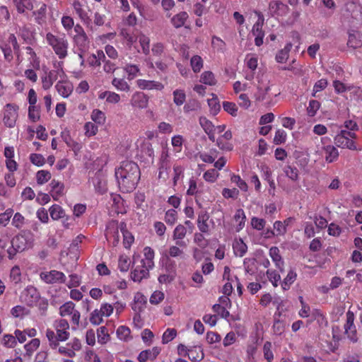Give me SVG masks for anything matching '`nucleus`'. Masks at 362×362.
Returning <instances> with one entry per match:
<instances>
[{"label": "nucleus", "instance_id": "obj_38", "mask_svg": "<svg viewBox=\"0 0 362 362\" xmlns=\"http://www.w3.org/2000/svg\"><path fill=\"white\" fill-rule=\"evenodd\" d=\"M93 182L95 186L96 191L100 194H103L106 192V181L101 179L99 176H96L93 179Z\"/></svg>", "mask_w": 362, "mask_h": 362}, {"label": "nucleus", "instance_id": "obj_58", "mask_svg": "<svg viewBox=\"0 0 362 362\" xmlns=\"http://www.w3.org/2000/svg\"><path fill=\"white\" fill-rule=\"evenodd\" d=\"M110 336L107 333V328L105 327H100L98 329V342L100 344H105L108 340Z\"/></svg>", "mask_w": 362, "mask_h": 362}, {"label": "nucleus", "instance_id": "obj_1", "mask_svg": "<svg viewBox=\"0 0 362 362\" xmlns=\"http://www.w3.org/2000/svg\"><path fill=\"white\" fill-rule=\"evenodd\" d=\"M141 176L138 165L130 160L122 161L115 170V177L120 191L124 193L132 192L136 187Z\"/></svg>", "mask_w": 362, "mask_h": 362}, {"label": "nucleus", "instance_id": "obj_4", "mask_svg": "<svg viewBox=\"0 0 362 362\" xmlns=\"http://www.w3.org/2000/svg\"><path fill=\"white\" fill-rule=\"evenodd\" d=\"M46 39L60 59H63L66 56L68 47L66 40L63 38L57 37L50 33L47 34Z\"/></svg>", "mask_w": 362, "mask_h": 362}, {"label": "nucleus", "instance_id": "obj_33", "mask_svg": "<svg viewBox=\"0 0 362 362\" xmlns=\"http://www.w3.org/2000/svg\"><path fill=\"white\" fill-rule=\"evenodd\" d=\"M284 172L291 180L297 181L298 180V170L295 166L286 165L284 168Z\"/></svg>", "mask_w": 362, "mask_h": 362}, {"label": "nucleus", "instance_id": "obj_26", "mask_svg": "<svg viewBox=\"0 0 362 362\" xmlns=\"http://www.w3.org/2000/svg\"><path fill=\"white\" fill-rule=\"evenodd\" d=\"M211 95L212 98L211 99H208V105L210 108L211 114L216 115L221 110V105L217 95L214 93H212Z\"/></svg>", "mask_w": 362, "mask_h": 362}, {"label": "nucleus", "instance_id": "obj_15", "mask_svg": "<svg viewBox=\"0 0 362 362\" xmlns=\"http://www.w3.org/2000/svg\"><path fill=\"white\" fill-rule=\"evenodd\" d=\"M160 353V349L157 346L153 347L152 349H146L140 352L138 356V361L139 362H146L147 360L153 361Z\"/></svg>", "mask_w": 362, "mask_h": 362}, {"label": "nucleus", "instance_id": "obj_24", "mask_svg": "<svg viewBox=\"0 0 362 362\" xmlns=\"http://www.w3.org/2000/svg\"><path fill=\"white\" fill-rule=\"evenodd\" d=\"M362 45V40L358 33L349 32V39L347 41V46L349 47L356 49L360 47Z\"/></svg>", "mask_w": 362, "mask_h": 362}, {"label": "nucleus", "instance_id": "obj_37", "mask_svg": "<svg viewBox=\"0 0 362 362\" xmlns=\"http://www.w3.org/2000/svg\"><path fill=\"white\" fill-rule=\"evenodd\" d=\"M200 82L209 86H214L216 83L214 74L209 71L202 73Z\"/></svg>", "mask_w": 362, "mask_h": 362}, {"label": "nucleus", "instance_id": "obj_62", "mask_svg": "<svg viewBox=\"0 0 362 362\" xmlns=\"http://www.w3.org/2000/svg\"><path fill=\"white\" fill-rule=\"evenodd\" d=\"M28 117L33 122H36L40 119V116L39 114V110L37 106L32 105L28 107Z\"/></svg>", "mask_w": 362, "mask_h": 362}, {"label": "nucleus", "instance_id": "obj_10", "mask_svg": "<svg viewBox=\"0 0 362 362\" xmlns=\"http://www.w3.org/2000/svg\"><path fill=\"white\" fill-rule=\"evenodd\" d=\"M141 268L139 269L136 267L131 273V279L134 281H141L143 279L148 278L149 276V269L146 267L144 259L141 260Z\"/></svg>", "mask_w": 362, "mask_h": 362}, {"label": "nucleus", "instance_id": "obj_22", "mask_svg": "<svg viewBox=\"0 0 362 362\" xmlns=\"http://www.w3.org/2000/svg\"><path fill=\"white\" fill-rule=\"evenodd\" d=\"M74 40L78 49L81 52H85L88 47L90 42L86 34L75 35Z\"/></svg>", "mask_w": 362, "mask_h": 362}, {"label": "nucleus", "instance_id": "obj_35", "mask_svg": "<svg viewBox=\"0 0 362 362\" xmlns=\"http://www.w3.org/2000/svg\"><path fill=\"white\" fill-rule=\"evenodd\" d=\"M126 227V225L124 223H121L119 228L122 231L123 236H124V240L123 244L125 248L130 247L132 243L134 242V236L132 235L127 230H124V228Z\"/></svg>", "mask_w": 362, "mask_h": 362}, {"label": "nucleus", "instance_id": "obj_48", "mask_svg": "<svg viewBox=\"0 0 362 362\" xmlns=\"http://www.w3.org/2000/svg\"><path fill=\"white\" fill-rule=\"evenodd\" d=\"M46 337L49 340V346L52 349H56L59 345V341L58 340L57 334L54 333V332L49 329H47Z\"/></svg>", "mask_w": 362, "mask_h": 362}, {"label": "nucleus", "instance_id": "obj_29", "mask_svg": "<svg viewBox=\"0 0 362 362\" xmlns=\"http://www.w3.org/2000/svg\"><path fill=\"white\" fill-rule=\"evenodd\" d=\"M292 45L287 44L285 47L279 50L276 55V60L279 63H284L288 58V54L291 50Z\"/></svg>", "mask_w": 362, "mask_h": 362}, {"label": "nucleus", "instance_id": "obj_51", "mask_svg": "<svg viewBox=\"0 0 362 362\" xmlns=\"http://www.w3.org/2000/svg\"><path fill=\"white\" fill-rule=\"evenodd\" d=\"M199 124L203 128L205 133L207 132H210V131L215 130V126L210 120H209L205 117H199Z\"/></svg>", "mask_w": 362, "mask_h": 362}, {"label": "nucleus", "instance_id": "obj_16", "mask_svg": "<svg viewBox=\"0 0 362 362\" xmlns=\"http://www.w3.org/2000/svg\"><path fill=\"white\" fill-rule=\"evenodd\" d=\"M209 215L206 211H201L198 214L197 226L202 233H207L209 230V226L207 221L209 219Z\"/></svg>", "mask_w": 362, "mask_h": 362}, {"label": "nucleus", "instance_id": "obj_18", "mask_svg": "<svg viewBox=\"0 0 362 362\" xmlns=\"http://www.w3.org/2000/svg\"><path fill=\"white\" fill-rule=\"evenodd\" d=\"M55 88L58 93L64 98H67L73 90L72 84L65 81H58Z\"/></svg>", "mask_w": 362, "mask_h": 362}, {"label": "nucleus", "instance_id": "obj_45", "mask_svg": "<svg viewBox=\"0 0 362 362\" xmlns=\"http://www.w3.org/2000/svg\"><path fill=\"white\" fill-rule=\"evenodd\" d=\"M164 269L167 274H173L175 276L176 264L174 260L167 257L163 265Z\"/></svg>", "mask_w": 362, "mask_h": 362}, {"label": "nucleus", "instance_id": "obj_3", "mask_svg": "<svg viewBox=\"0 0 362 362\" xmlns=\"http://www.w3.org/2000/svg\"><path fill=\"white\" fill-rule=\"evenodd\" d=\"M350 138L355 139L356 134L346 130H341L340 133L334 137V144L339 148L356 150L355 142Z\"/></svg>", "mask_w": 362, "mask_h": 362}, {"label": "nucleus", "instance_id": "obj_27", "mask_svg": "<svg viewBox=\"0 0 362 362\" xmlns=\"http://www.w3.org/2000/svg\"><path fill=\"white\" fill-rule=\"evenodd\" d=\"M40 341L39 339H33L29 343L24 346L25 349V356L30 358L33 352L40 346Z\"/></svg>", "mask_w": 362, "mask_h": 362}, {"label": "nucleus", "instance_id": "obj_42", "mask_svg": "<svg viewBox=\"0 0 362 362\" xmlns=\"http://www.w3.org/2000/svg\"><path fill=\"white\" fill-rule=\"evenodd\" d=\"M74 306V303L71 301L65 303L59 308L60 315L64 317L72 314Z\"/></svg>", "mask_w": 362, "mask_h": 362}, {"label": "nucleus", "instance_id": "obj_11", "mask_svg": "<svg viewBox=\"0 0 362 362\" xmlns=\"http://www.w3.org/2000/svg\"><path fill=\"white\" fill-rule=\"evenodd\" d=\"M73 7L80 19L88 26L90 25L91 23V19L89 17L88 12L84 8L83 5H82L78 0H74L73 2Z\"/></svg>", "mask_w": 362, "mask_h": 362}, {"label": "nucleus", "instance_id": "obj_14", "mask_svg": "<svg viewBox=\"0 0 362 362\" xmlns=\"http://www.w3.org/2000/svg\"><path fill=\"white\" fill-rule=\"evenodd\" d=\"M40 299V294L37 289L31 287L25 290L24 300L28 306H33Z\"/></svg>", "mask_w": 362, "mask_h": 362}, {"label": "nucleus", "instance_id": "obj_13", "mask_svg": "<svg viewBox=\"0 0 362 362\" xmlns=\"http://www.w3.org/2000/svg\"><path fill=\"white\" fill-rule=\"evenodd\" d=\"M148 98L142 92H137L132 95L131 103L134 107L146 108L148 105Z\"/></svg>", "mask_w": 362, "mask_h": 362}, {"label": "nucleus", "instance_id": "obj_39", "mask_svg": "<svg viewBox=\"0 0 362 362\" xmlns=\"http://www.w3.org/2000/svg\"><path fill=\"white\" fill-rule=\"evenodd\" d=\"M234 219L236 221H240L238 226H237L236 230L238 232L242 230L245 226L246 216L244 211L242 209H238L234 216Z\"/></svg>", "mask_w": 362, "mask_h": 362}, {"label": "nucleus", "instance_id": "obj_30", "mask_svg": "<svg viewBox=\"0 0 362 362\" xmlns=\"http://www.w3.org/2000/svg\"><path fill=\"white\" fill-rule=\"evenodd\" d=\"M49 185L52 187V192L54 193L52 196L54 199H57V196H61L63 194L64 186L61 182L52 180Z\"/></svg>", "mask_w": 362, "mask_h": 362}, {"label": "nucleus", "instance_id": "obj_25", "mask_svg": "<svg viewBox=\"0 0 362 362\" xmlns=\"http://www.w3.org/2000/svg\"><path fill=\"white\" fill-rule=\"evenodd\" d=\"M187 18V13L185 11H182L172 18L171 23L175 28H179L185 25Z\"/></svg>", "mask_w": 362, "mask_h": 362}, {"label": "nucleus", "instance_id": "obj_21", "mask_svg": "<svg viewBox=\"0 0 362 362\" xmlns=\"http://www.w3.org/2000/svg\"><path fill=\"white\" fill-rule=\"evenodd\" d=\"M323 151L325 153V160L328 163L334 162L337 159L339 156V152L337 149L333 146H326L323 148Z\"/></svg>", "mask_w": 362, "mask_h": 362}, {"label": "nucleus", "instance_id": "obj_23", "mask_svg": "<svg viewBox=\"0 0 362 362\" xmlns=\"http://www.w3.org/2000/svg\"><path fill=\"white\" fill-rule=\"evenodd\" d=\"M13 4L19 13H23L27 10H33V4L32 0H13Z\"/></svg>", "mask_w": 362, "mask_h": 362}, {"label": "nucleus", "instance_id": "obj_53", "mask_svg": "<svg viewBox=\"0 0 362 362\" xmlns=\"http://www.w3.org/2000/svg\"><path fill=\"white\" fill-rule=\"evenodd\" d=\"M165 221L169 225H173L177 221V211L175 209H169L165 215Z\"/></svg>", "mask_w": 362, "mask_h": 362}, {"label": "nucleus", "instance_id": "obj_57", "mask_svg": "<svg viewBox=\"0 0 362 362\" xmlns=\"http://www.w3.org/2000/svg\"><path fill=\"white\" fill-rule=\"evenodd\" d=\"M212 309L214 313L218 314L223 318L227 319L230 316V313L220 304H214Z\"/></svg>", "mask_w": 362, "mask_h": 362}, {"label": "nucleus", "instance_id": "obj_64", "mask_svg": "<svg viewBox=\"0 0 362 362\" xmlns=\"http://www.w3.org/2000/svg\"><path fill=\"white\" fill-rule=\"evenodd\" d=\"M286 133L282 130V129H278L276 132L274 138V143L276 145L283 144L286 141Z\"/></svg>", "mask_w": 362, "mask_h": 362}, {"label": "nucleus", "instance_id": "obj_5", "mask_svg": "<svg viewBox=\"0 0 362 362\" xmlns=\"http://www.w3.org/2000/svg\"><path fill=\"white\" fill-rule=\"evenodd\" d=\"M354 314L352 311L348 310L346 313V322L344 326V333L348 339L352 343H357L358 341V333L356 327L354 325Z\"/></svg>", "mask_w": 362, "mask_h": 362}, {"label": "nucleus", "instance_id": "obj_55", "mask_svg": "<svg viewBox=\"0 0 362 362\" xmlns=\"http://www.w3.org/2000/svg\"><path fill=\"white\" fill-rule=\"evenodd\" d=\"M177 335V331L175 329H167L163 334L162 341L163 344H167L172 341Z\"/></svg>", "mask_w": 362, "mask_h": 362}, {"label": "nucleus", "instance_id": "obj_9", "mask_svg": "<svg viewBox=\"0 0 362 362\" xmlns=\"http://www.w3.org/2000/svg\"><path fill=\"white\" fill-rule=\"evenodd\" d=\"M40 278L47 284L64 283L66 277L64 273L52 270L49 272H42Z\"/></svg>", "mask_w": 362, "mask_h": 362}, {"label": "nucleus", "instance_id": "obj_59", "mask_svg": "<svg viewBox=\"0 0 362 362\" xmlns=\"http://www.w3.org/2000/svg\"><path fill=\"white\" fill-rule=\"evenodd\" d=\"M263 351L264 358L268 362H271L274 358V355L272 351V343L269 341H266L263 346Z\"/></svg>", "mask_w": 362, "mask_h": 362}, {"label": "nucleus", "instance_id": "obj_44", "mask_svg": "<svg viewBox=\"0 0 362 362\" xmlns=\"http://www.w3.org/2000/svg\"><path fill=\"white\" fill-rule=\"evenodd\" d=\"M130 260L126 255H120L118 261V268L122 272H127L129 269Z\"/></svg>", "mask_w": 362, "mask_h": 362}, {"label": "nucleus", "instance_id": "obj_20", "mask_svg": "<svg viewBox=\"0 0 362 362\" xmlns=\"http://www.w3.org/2000/svg\"><path fill=\"white\" fill-rule=\"evenodd\" d=\"M269 255L272 257L273 262L275 263L276 267L279 269L281 272H283L284 271V262L282 260L281 256L280 255L279 248L277 247H272L269 250Z\"/></svg>", "mask_w": 362, "mask_h": 362}, {"label": "nucleus", "instance_id": "obj_46", "mask_svg": "<svg viewBox=\"0 0 362 362\" xmlns=\"http://www.w3.org/2000/svg\"><path fill=\"white\" fill-rule=\"evenodd\" d=\"M112 84L118 90H122V91H129V86L122 78H115L112 81Z\"/></svg>", "mask_w": 362, "mask_h": 362}, {"label": "nucleus", "instance_id": "obj_52", "mask_svg": "<svg viewBox=\"0 0 362 362\" xmlns=\"http://www.w3.org/2000/svg\"><path fill=\"white\" fill-rule=\"evenodd\" d=\"M320 107V103L319 101L311 100L309 103V106L307 108L308 115L310 117L315 116Z\"/></svg>", "mask_w": 362, "mask_h": 362}, {"label": "nucleus", "instance_id": "obj_7", "mask_svg": "<svg viewBox=\"0 0 362 362\" xmlns=\"http://www.w3.org/2000/svg\"><path fill=\"white\" fill-rule=\"evenodd\" d=\"M18 106L13 104H7L6 105L4 114V122L8 127H13L18 117Z\"/></svg>", "mask_w": 362, "mask_h": 362}, {"label": "nucleus", "instance_id": "obj_31", "mask_svg": "<svg viewBox=\"0 0 362 362\" xmlns=\"http://www.w3.org/2000/svg\"><path fill=\"white\" fill-rule=\"evenodd\" d=\"M233 247L235 255L240 257H243L247 250V246L242 239H240L233 243Z\"/></svg>", "mask_w": 362, "mask_h": 362}, {"label": "nucleus", "instance_id": "obj_60", "mask_svg": "<svg viewBox=\"0 0 362 362\" xmlns=\"http://www.w3.org/2000/svg\"><path fill=\"white\" fill-rule=\"evenodd\" d=\"M2 344L8 348L14 347L17 342L16 337L11 334H5L3 337Z\"/></svg>", "mask_w": 362, "mask_h": 362}, {"label": "nucleus", "instance_id": "obj_43", "mask_svg": "<svg viewBox=\"0 0 362 362\" xmlns=\"http://www.w3.org/2000/svg\"><path fill=\"white\" fill-rule=\"evenodd\" d=\"M186 233V228L183 225L179 224L175 227L173 231V240H182L185 237Z\"/></svg>", "mask_w": 362, "mask_h": 362}, {"label": "nucleus", "instance_id": "obj_34", "mask_svg": "<svg viewBox=\"0 0 362 362\" xmlns=\"http://www.w3.org/2000/svg\"><path fill=\"white\" fill-rule=\"evenodd\" d=\"M47 5L45 4H42L40 8L37 11H35L33 12V16H37L35 18V21L38 24L41 25L45 22V15H46Z\"/></svg>", "mask_w": 362, "mask_h": 362}, {"label": "nucleus", "instance_id": "obj_50", "mask_svg": "<svg viewBox=\"0 0 362 362\" xmlns=\"http://www.w3.org/2000/svg\"><path fill=\"white\" fill-rule=\"evenodd\" d=\"M173 96V101L178 106L182 105L185 101L186 95L185 92L182 90H174Z\"/></svg>", "mask_w": 362, "mask_h": 362}, {"label": "nucleus", "instance_id": "obj_54", "mask_svg": "<svg viewBox=\"0 0 362 362\" xmlns=\"http://www.w3.org/2000/svg\"><path fill=\"white\" fill-rule=\"evenodd\" d=\"M223 110L231 115L232 116H236L238 112V107L234 103L225 101L223 103Z\"/></svg>", "mask_w": 362, "mask_h": 362}, {"label": "nucleus", "instance_id": "obj_17", "mask_svg": "<svg viewBox=\"0 0 362 362\" xmlns=\"http://www.w3.org/2000/svg\"><path fill=\"white\" fill-rule=\"evenodd\" d=\"M184 356H188L192 361H201L204 358V354L201 346H193L187 350Z\"/></svg>", "mask_w": 362, "mask_h": 362}, {"label": "nucleus", "instance_id": "obj_49", "mask_svg": "<svg viewBox=\"0 0 362 362\" xmlns=\"http://www.w3.org/2000/svg\"><path fill=\"white\" fill-rule=\"evenodd\" d=\"M91 119L99 124H102L105 121V113L100 110L95 109L92 112Z\"/></svg>", "mask_w": 362, "mask_h": 362}, {"label": "nucleus", "instance_id": "obj_2", "mask_svg": "<svg viewBox=\"0 0 362 362\" xmlns=\"http://www.w3.org/2000/svg\"><path fill=\"white\" fill-rule=\"evenodd\" d=\"M11 246L7 250L8 257L10 259L14 258L18 252H22L30 247V242L28 237L23 234L15 235L11 241Z\"/></svg>", "mask_w": 362, "mask_h": 362}, {"label": "nucleus", "instance_id": "obj_32", "mask_svg": "<svg viewBox=\"0 0 362 362\" xmlns=\"http://www.w3.org/2000/svg\"><path fill=\"white\" fill-rule=\"evenodd\" d=\"M297 277L296 273L291 269L286 278L281 282V287L284 291L289 289L291 285L296 281Z\"/></svg>", "mask_w": 362, "mask_h": 362}, {"label": "nucleus", "instance_id": "obj_56", "mask_svg": "<svg viewBox=\"0 0 362 362\" xmlns=\"http://www.w3.org/2000/svg\"><path fill=\"white\" fill-rule=\"evenodd\" d=\"M30 160L37 166H42L45 163V159L43 156L38 153H31Z\"/></svg>", "mask_w": 362, "mask_h": 362}, {"label": "nucleus", "instance_id": "obj_8", "mask_svg": "<svg viewBox=\"0 0 362 362\" xmlns=\"http://www.w3.org/2000/svg\"><path fill=\"white\" fill-rule=\"evenodd\" d=\"M158 178L165 181L169 177L171 164L167 153L163 152L158 164Z\"/></svg>", "mask_w": 362, "mask_h": 362}, {"label": "nucleus", "instance_id": "obj_19", "mask_svg": "<svg viewBox=\"0 0 362 362\" xmlns=\"http://www.w3.org/2000/svg\"><path fill=\"white\" fill-rule=\"evenodd\" d=\"M137 85L140 88L147 90L156 89L160 90L164 88L163 85L158 81L144 79L138 80Z\"/></svg>", "mask_w": 362, "mask_h": 362}, {"label": "nucleus", "instance_id": "obj_36", "mask_svg": "<svg viewBox=\"0 0 362 362\" xmlns=\"http://www.w3.org/2000/svg\"><path fill=\"white\" fill-rule=\"evenodd\" d=\"M49 214L52 218L54 220H58L63 218L65 215L64 211L57 204H54L50 207Z\"/></svg>", "mask_w": 362, "mask_h": 362}, {"label": "nucleus", "instance_id": "obj_28", "mask_svg": "<svg viewBox=\"0 0 362 362\" xmlns=\"http://www.w3.org/2000/svg\"><path fill=\"white\" fill-rule=\"evenodd\" d=\"M252 33L254 36H255V45L257 47L262 45L263 44V37L264 36V33L262 30V27H257V25L255 24L252 30Z\"/></svg>", "mask_w": 362, "mask_h": 362}, {"label": "nucleus", "instance_id": "obj_63", "mask_svg": "<svg viewBox=\"0 0 362 362\" xmlns=\"http://www.w3.org/2000/svg\"><path fill=\"white\" fill-rule=\"evenodd\" d=\"M13 209H8L4 213L0 214V224H2L4 226H6L13 215Z\"/></svg>", "mask_w": 362, "mask_h": 362}, {"label": "nucleus", "instance_id": "obj_12", "mask_svg": "<svg viewBox=\"0 0 362 362\" xmlns=\"http://www.w3.org/2000/svg\"><path fill=\"white\" fill-rule=\"evenodd\" d=\"M59 73H62L63 74H64L62 69L49 71L47 76L42 78V88L45 90L49 89L52 86L54 81H55L57 79Z\"/></svg>", "mask_w": 362, "mask_h": 362}, {"label": "nucleus", "instance_id": "obj_41", "mask_svg": "<svg viewBox=\"0 0 362 362\" xmlns=\"http://www.w3.org/2000/svg\"><path fill=\"white\" fill-rule=\"evenodd\" d=\"M51 178V173L47 170H41L36 174L37 182L38 185H43L49 180Z\"/></svg>", "mask_w": 362, "mask_h": 362}, {"label": "nucleus", "instance_id": "obj_61", "mask_svg": "<svg viewBox=\"0 0 362 362\" xmlns=\"http://www.w3.org/2000/svg\"><path fill=\"white\" fill-rule=\"evenodd\" d=\"M267 276L269 280L272 282L274 287L278 286V282L281 279L280 275L276 271H272L268 269L267 271Z\"/></svg>", "mask_w": 362, "mask_h": 362}, {"label": "nucleus", "instance_id": "obj_6", "mask_svg": "<svg viewBox=\"0 0 362 362\" xmlns=\"http://www.w3.org/2000/svg\"><path fill=\"white\" fill-rule=\"evenodd\" d=\"M289 11V7L281 1L272 0L269 4V11L272 17L285 16Z\"/></svg>", "mask_w": 362, "mask_h": 362}, {"label": "nucleus", "instance_id": "obj_47", "mask_svg": "<svg viewBox=\"0 0 362 362\" xmlns=\"http://www.w3.org/2000/svg\"><path fill=\"white\" fill-rule=\"evenodd\" d=\"M131 333L130 329L126 326H119L117 329V334L120 339L124 341H128L131 337H129Z\"/></svg>", "mask_w": 362, "mask_h": 362}, {"label": "nucleus", "instance_id": "obj_40", "mask_svg": "<svg viewBox=\"0 0 362 362\" xmlns=\"http://www.w3.org/2000/svg\"><path fill=\"white\" fill-rule=\"evenodd\" d=\"M191 66L194 73H198L201 71L203 66V60L199 55H194L192 57L190 61Z\"/></svg>", "mask_w": 362, "mask_h": 362}]
</instances>
